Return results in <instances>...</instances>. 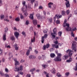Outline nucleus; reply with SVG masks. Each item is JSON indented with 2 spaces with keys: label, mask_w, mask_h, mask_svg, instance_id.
<instances>
[{
  "label": "nucleus",
  "mask_w": 77,
  "mask_h": 77,
  "mask_svg": "<svg viewBox=\"0 0 77 77\" xmlns=\"http://www.w3.org/2000/svg\"><path fill=\"white\" fill-rule=\"evenodd\" d=\"M71 50H70V49H68V50H67L66 51V53H69V56H72V53H71Z\"/></svg>",
  "instance_id": "obj_8"
},
{
  "label": "nucleus",
  "mask_w": 77,
  "mask_h": 77,
  "mask_svg": "<svg viewBox=\"0 0 77 77\" xmlns=\"http://www.w3.org/2000/svg\"><path fill=\"white\" fill-rule=\"evenodd\" d=\"M29 18L30 19H31V20H33V14H31L30 15V16L29 17Z\"/></svg>",
  "instance_id": "obj_24"
},
{
  "label": "nucleus",
  "mask_w": 77,
  "mask_h": 77,
  "mask_svg": "<svg viewBox=\"0 0 77 77\" xmlns=\"http://www.w3.org/2000/svg\"><path fill=\"white\" fill-rule=\"evenodd\" d=\"M65 75H66V77H68V75H69V72H67L65 74Z\"/></svg>",
  "instance_id": "obj_37"
},
{
  "label": "nucleus",
  "mask_w": 77,
  "mask_h": 77,
  "mask_svg": "<svg viewBox=\"0 0 77 77\" xmlns=\"http://www.w3.org/2000/svg\"><path fill=\"white\" fill-rule=\"evenodd\" d=\"M14 34V36H15V37H16L17 39L18 38V36H19V35H20V33L17 32H15Z\"/></svg>",
  "instance_id": "obj_10"
},
{
  "label": "nucleus",
  "mask_w": 77,
  "mask_h": 77,
  "mask_svg": "<svg viewBox=\"0 0 77 77\" xmlns=\"http://www.w3.org/2000/svg\"><path fill=\"white\" fill-rule=\"evenodd\" d=\"M29 50V51H32V47L30 46L29 48V50Z\"/></svg>",
  "instance_id": "obj_57"
},
{
  "label": "nucleus",
  "mask_w": 77,
  "mask_h": 77,
  "mask_svg": "<svg viewBox=\"0 0 77 77\" xmlns=\"http://www.w3.org/2000/svg\"><path fill=\"white\" fill-rule=\"evenodd\" d=\"M56 55H55V54H54L51 53L50 54V57L52 58L54 57Z\"/></svg>",
  "instance_id": "obj_17"
},
{
  "label": "nucleus",
  "mask_w": 77,
  "mask_h": 77,
  "mask_svg": "<svg viewBox=\"0 0 77 77\" xmlns=\"http://www.w3.org/2000/svg\"><path fill=\"white\" fill-rule=\"evenodd\" d=\"M22 33L24 36H26V32H25L23 31L22 32Z\"/></svg>",
  "instance_id": "obj_30"
},
{
  "label": "nucleus",
  "mask_w": 77,
  "mask_h": 77,
  "mask_svg": "<svg viewBox=\"0 0 77 77\" xmlns=\"http://www.w3.org/2000/svg\"><path fill=\"white\" fill-rule=\"evenodd\" d=\"M20 18L21 19H23V15H22V14H20Z\"/></svg>",
  "instance_id": "obj_54"
},
{
  "label": "nucleus",
  "mask_w": 77,
  "mask_h": 77,
  "mask_svg": "<svg viewBox=\"0 0 77 77\" xmlns=\"http://www.w3.org/2000/svg\"><path fill=\"white\" fill-rule=\"evenodd\" d=\"M35 54H38V51L36 50H35Z\"/></svg>",
  "instance_id": "obj_53"
},
{
  "label": "nucleus",
  "mask_w": 77,
  "mask_h": 77,
  "mask_svg": "<svg viewBox=\"0 0 77 77\" xmlns=\"http://www.w3.org/2000/svg\"><path fill=\"white\" fill-rule=\"evenodd\" d=\"M8 28L7 27L5 28V31L4 32V33H6V32H8Z\"/></svg>",
  "instance_id": "obj_29"
},
{
  "label": "nucleus",
  "mask_w": 77,
  "mask_h": 77,
  "mask_svg": "<svg viewBox=\"0 0 77 77\" xmlns=\"http://www.w3.org/2000/svg\"><path fill=\"white\" fill-rule=\"evenodd\" d=\"M62 17V15H55V17L57 18V19H59V18H60L61 17Z\"/></svg>",
  "instance_id": "obj_14"
},
{
  "label": "nucleus",
  "mask_w": 77,
  "mask_h": 77,
  "mask_svg": "<svg viewBox=\"0 0 77 77\" xmlns=\"http://www.w3.org/2000/svg\"><path fill=\"white\" fill-rule=\"evenodd\" d=\"M75 14V15H77V10L74 11Z\"/></svg>",
  "instance_id": "obj_64"
},
{
  "label": "nucleus",
  "mask_w": 77,
  "mask_h": 77,
  "mask_svg": "<svg viewBox=\"0 0 77 77\" xmlns=\"http://www.w3.org/2000/svg\"><path fill=\"white\" fill-rule=\"evenodd\" d=\"M35 68H33V69H31L30 70V72H33V71H35Z\"/></svg>",
  "instance_id": "obj_43"
},
{
  "label": "nucleus",
  "mask_w": 77,
  "mask_h": 77,
  "mask_svg": "<svg viewBox=\"0 0 77 77\" xmlns=\"http://www.w3.org/2000/svg\"><path fill=\"white\" fill-rule=\"evenodd\" d=\"M47 37V35L45 34L44 36H42V43H44V38H46Z\"/></svg>",
  "instance_id": "obj_5"
},
{
  "label": "nucleus",
  "mask_w": 77,
  "mask_h": 77,
  "mask_svg": "<svg viewBox=\"0 0 77 77\" xmlns=\"http://www.w3.org/2000/svg\"><path fill=\"white\" fill-rule=\"evenodd\" d=\"M35 37H33V39H31V42H35Z\"/></svg>",
  "instance_id": "obj_25"
},
{
  "label": "nucleus",
  "mask_w": 77,
  "mask_h": 77,
  "mask_svg": "<svg viewBox=\"0 0 77 77\" xmlns=\"http://www.w3.org/2000/svg\"><path fill=\"white\" fill-rule=\"evenodd\" d=\"M6 34H5L3 35V40L4 41H5L6 39Z\"/></svg>",
  "instance_id": "obj_19"
},
{
  "label": "nucleus",
  "mask_w": 77,
  "mask_h": 77,
  "mask_svg": "<svg viewBox=\"0 0 77 77\" xmlns=\"http://www.w3.org/2000/svg\"><path fill=\"white\" fill-rule=\"evenodd\" d=\"M29 24V21L28 20L26 21V24L27 25H28Z\"/></svg>",
  "instance_id": "obj_55"
},
{
  "label": "nucleus",
  "mask_w": 77,
  "mask_h": 77,
  "mask_svg": "<svg viewBox=\"0 0 77 77\" xmlns=\"http://www.w3.org/2000/svg\"><path fill=\"white\" fill-rule=\"evenodd\" d=\"M52 47H55L56 48H59V45H52Z\"/></svg>",
  "instance_id": "obj_15"
},
{
  "label": "nucleus",
  "mask_w": 77,
  "mask_h": 77,
  "mask_svg": "<svg viewBox=\"0 0 77 77\" xmlns=\"http://www.w3.org/2000/svg\"><path fill=\"white\" fill-rule=\"evenodd\" d=\"M15 21H20V18L19 17H17L15 19Z\"/></svg>",
  "instance_id": "obj_31"
},
{
  "label": "nucleus",
  "mask_w": 77,
  "mask_h": 77,
  "mask_svg": "<svg viewBox=\"0 0 77 77\" xmlns=\"http://www.w3.org/2000/svg\"><path fill=\"white\" fill-rule=\"evenodd\" d=\"M76 66L74 68V70H75V71L77 70V63H76Z\"/></svg>",
  "instance_id": "obj_35"
},
{
  "label": "nucleus",
  "mask_w": 77,
  "mask_h": 77,
  "mask_svg": "<svg viewBox=\"0 0 77 77\" xmlns=\"http://www.w3.org/2000/svg\"><path fill=\"white\" fill-rule=\"evenodd\" d=\"M74 40L75 41H77V37H75L74 38Z\"/></svg>",
  "instance_id": "obj_62"
},
{
  "label": "nucleus",
  "mask_w": 77,
  "mask_h": 77,
  "mask_svg": "<svg viewBox=\"0 0 77 77\" xmlns=\"http://www.w3.org/2000/svg\"><path fill=\"white\" fill-rule=\"evenodd\" d=\"M6 18H8L7 19H4V20L5 21H7V22H8L9 21V20H8V16H6Z\"/></svg>",
  "instance_id": "obj_28"
},
{
  "label": "nucleus",
  "mask_w": 77,
  "mask_h": 77,
  "mask_svg": "<svg viewBox=\"0 0 77 77\" xmlns=\"http://www.w3.org/2000/svg\"><path fill=\"white\" fill-rule=\"evenodd\" d=\"M53 5V3H51V2H50L48 3V5L49 7L50 8H51V5Z\"/></svg>",
  "instance_id": "obj_18"
},
{
  "label": "nucleus",
  "mask_w": 77,
  "mask_h": 77,
  "mask_svg": "<svg viewBox=\"0 0 77 77\" xmlns=\"http://www.w3.org/2000/svg\"><path fill=\"white\" fill-rule=\"evenodd\" d=\"M34 2H35V0H31V4H32V5H33V4Z\"/></svg>",
  "instance_id": "obj_48"
},
{
  "label": "nucleus",
  "mask_w": 77,
  "mask_h": 77,
  "mask_svg": "<svg viewBox=\"0 0 77 77\" xmlns=\"http://www.w3.org/2000/svg\"><path fill=\"white\" fill-rule=\"evenodd\" d=\"M26 77H30V74H28L26 75Z\"/></svg>",
  "instance_id": "obj_61"
},
{
  "label": "nucleus",
  "mask_w": 77,
  "mask_h": 77,
  "mask_svg": "<svg viewBox=\"0 0 77 77\" xmlns=\"http://www.w3.org/2000/svg\"><path fill=\"white\" fill-rule=\"evenodd\" d=\"M47 31H48V29H45L44 31V33H46L47 32Z\"/></svg>",
  "instance_id": "obj_41"
},
{
  "label": "nucleus",
  "mask_w": 77,
  "mask_h": 77,
  "mask_svg": "<svg viewBox=\"0 0 77 77\" xmlns=\"http://www.w3.org/2000/svg\"><path fill=\"white\" fill-rule=\"evenodd\" d=\"M30 54V51L29 50H28L26 53V56H28L29 54Z\"/></svg>",
  "instance_id": "obj_32"
},
{
  "label": "nucleus",
  "mask_w": 77,
  "mask_h": 77,
  "mask_svg": "<svg viewBox=\"0 0 77 77\" xmlns=\"http://www.w3.org/2000/svg\"><path fill=\"white\" fill-rule=\"evenodd\" d=\"M68 57H69V56L67 55H64L63 57V59H64V60H65L68 58Z\"/></svg>",
  "instance_id": "obj_12"
},
{
  "label": "nucleus",
  "mask_w": 77,
  "mask_h": 77,
  "mask_svg": "<svg viewBox=\"0 0 77 77\" xmlns=\"http://www.w3.org/2000/svg\"><path fill=\"white\" fill-rule=\"evenodd\" d=\"M62 31H60L58 33V35L60 36H61V35H62Z\"/></svg>",
  "instance_id": "obj_34"
},
{
  "label": "nucleus",
  "mask_w": 77,
  "mask_h": 77,
  "mask_svg": "<svg viewBox=\"0 0 77 77\" xmlns=\"http://www.w3.org/2000/svg\"><path fill=\"white\" fill-rule=\"evenodd\" d=\"M66 5L67 8L70 7V4H69V1H66Z\"/></svg>",
  "instance_id": "obj_9"
},
{
  "label": "nucleus",
  "mask_w": 77,
  "mask_h": 77,
  "mask_svg": "<svg viewBox=\"0 0 77 77\" xmlns=\"http://www.w3.org/2000/svg\"><path fill=\"white\" fill-rule=\"evenodd\" d=\"M54 60L56 62H58V61H61V58L60 57H57L54 59Z\"/></svg>",
  "instance_id": "obj_6"
},
{
  "label": "nucleus",
  "mask_w": 77,
  "mask_h": 77,
  "mask_svg": "<svg viewBox=\"0 0 77 77\" xmlns=\"http://www.w3.org/2000/svg\"><path fill=\"white\" fill-rule=\"evenodd\" d=\"M77 30V28L76 27H75L74 28L72 29V31H75V30Z\"/></svg>",
  "instance_id": "obj_58"
},
{
  "label": "nucleus",
  "mask_w": 77,
  "mask_h": 77,
  "mask_svg": "<svg viewBox=\"0 0 77 77\" xmlns=\"http://www.w3.org/2000/svg\"><path fill=\"white\" fill-rule=\"evenodd\" d=\"M17 46L18 45H17L16 44L14 45V48H15L16 50H18V48H19L18 47H17Z\"/></svg>",
  "instance_id": "obj_13"
},
{
  "label": "nucleus",
  "mask_w": 77,
  "mask_h": 77,
  "mask_svg": "<svg viewBox=\"0 0 77 77\" xmlns=\"http://www.w3.org/2000/svg\"><path fill=\"white\" fill-rule=\"evenodd\" d=\"M73 43H72V51L73 52H75V53L77 51V49H76V42L73 41Z\"/></svg>",
  "instance_id": "obj_2"
},
{
  "label": "nucleus",
  "mask_w": 77,
  "mask_h": 77,
  "mask_svg": "<svg viewBox=\"0 0 77 77\" xmlns=\"http://www.w3.org/2000/svg\"><path fill=\"white\" fill-rule=\"evenodd\" d=\"M55 70L54 69H53L51 70V72L52 73V74H54L55 73Z\"/></svg>",
  "instance_id": "obj_23"
},
{
  "label": "nucleus",
  "mask_w": 77,
  "mask_h": 77,
  "mask_svg": "<svg viewBox=\"0 0 77 77\" xmlns=\"http://www.w3.org/2000/svg\"><path fill=\"white\" fill-rule=\"evenodd\" d=\"M34 58V56L32 55H30L29 56V59H30Z\"/></svg>",
  "instance_id": "obj_21"
},
{
  "label": "nucleus",
  "mask_w": 77,
  "mask_h": 77,
  "mask_svg": "<svg viewBox=\"0 0 77 77\" xmlns=\"http://www.w3.org/2000/svg\"><path fill=\"white\" fill-rule=\"evenodd\" d=\"M67 21V20H66V19H65L64 20V24L63 25V27H65V25H65V23H66V22Z\"/></svg>",
  "instance_id": "obj_42"
},
{
  "label": "nucleus",
  "mask_w": 77,
  "mask_h": 77,
  "mask_svg": "<svg viewBox=\"0 0 77 77\" xmlns=\"http://www.w3.org/2000/svg\"><path fill=\"white\" fill-rule=\"evenodd\" d=\"M62 56V54H61L60 53H58V54H57V57H61V56Z\"/></svg>",
  "instance_id": "obj_39"
},
{
  "label": "nucleus",
  "mask_w": 77,
  "mask_h": 77,
  "mask_svg": "<svg viewBox=\"0 0 77 77\" xmlns=\"http://www.w3.org/2000/svg\"><path fill=\"white\" fill-rule=\"evenodd\" d=\"M22 4L23 5V8H21V11L23 12L25 17L27 16L28 14L26 12V9H27V5H26V1H22Z\"/></svg>",
  "instance_id": "obj_1"
},
{
  "label": "nucleus",
  "mask_w": 77,
  "mask_h": 77,
  "mask_svg": "<svg viewBox=\"0 0 77 77\" xmlns=\"http://www.w3.org/2000/svg\"><path fill=\"white\" fill-rule=\"evenodd\" d=\"M72 61V59L71 58L70 60H66L67 62H68V63H69V62H71Z\"/></svg>",
  "instance_id": "obj_33"
},
{
  "label": "nucleus",
  "mask_w": 77,
  "mask_h": 77,
  "mask_svg": "<svg viewBox=\"0 0 77 77\" xmlns=\"http://www.w3.org/2000/svg\"><path fill=\"white\" fill-rule=\"evenodd\" d=\"M15 61V65L17 66V65H18L19 64V62L17 61V58H15L14 59Z\"/></svg>",
  "instance_id": "obj_11"
},
{
  "label": "nucleus",
  "mask_w": 77,
  "mask_h": 77,
  "mask_svg": "<svg viewBox=\"0 0 77 77\" xmlns=\"http://www.w3.org/2000/svg\"><path fill=\"white\" fill-rule=\"evenodd\" d=\"M61 14L63 16L65 15V11L63 10V11L61 12Z\"/></svg>",
  "instance_id": "obj_27"
},
{
  "label": "nucleus",
  "mask_w": 77,
  "mask_h": 77,
  "mask_svg": "<svg viewBox=\"0 0 77 77\" xmlns=\"http://www.w3.org/2000/svg\"><path fill=\"white\" fill-rule=\"evenodd\" d=\"M0 74L2 76H3V75H4V73L2 72H0Z\"/></svg>",
  "instance_id": "obj_46"
},
{
  "label": "nucleus",
  "mask_w": 77,
  "mask_h": 77,
  "mask_svg": "<svg viewBox=\"0 0 77 77\" xmlns=\"http://www.w3.org/2000/svg\"><path fill=\"white\" fill-rule=\"evenodd\" d=\"M66 26L67 27H69V24L68 23H66Z\"/></svg>",
  "instance_id": "obj_51"
},
{
  "label": "nucleus",
  "mask_w": 77,
  "mask_h": 77,
  "mask_svg": "<svg viewBox=\"0 0 77 77\" xmlns=\"http://www.w3.org/2000/svg\"><path fill=\"white\" fill-rule=\"evenodd\" d=\"M54 43H55V45H57L58 43V42H57V41H56L55 42H54Z\"/></svg>",
  "instance_id": "obj_56"
},
{
  "label": "nucleus",
  "mask_w": 77,
  "mask_h": 77,
  "mask_svg": "<svg viewBox=\"0 0 77 77\" xmlns=\"http://www.w3.org/2000/svg\"><path fill=\"white\" fill-rule=\"evenodd\" d=\"M5 72H9V70L7 68H5Z\"/></svg>",
  "instance_id": "obj_44"
},
{
  "label": "nucleus",
  "mask_w": 77,
  "mask_h": 77,
  "mask_svg": "<svg viewBox=\"0 0 77 77\" xmlns=\"http://www.w3.org/2000/svg\"><path fill=\"white\" fill-rule=\"evenodd\" d=\"M33 23L34 25H36L37 24V21H36V20H33Z\"/></svg>",
  "instance_id": "obj_20"
},
{
  "label": "nucleus",
  "mask_w": 77,
  "mask_h": 77,
  "mask_svg": "<svg viewBox=\"0 0 77 77\" xmlns=\"http://www.w3.org/2000/svg\"><path fill=\"white\" fill-rule=\"evenodd\" d=\"M42 66H43V67H44V68H46L47 67V66L46 65L42 64Z\"/></svg>",
  "instance_id": "obj_36"
},
{
  "label": "nucleus",
  "mask_w": 77,
  "mask_h": 77,
  "mask_svg": "<svg viewBox=\"0 0 77 77\" xmlns=\"http://www.w3.org/2000/svg\"><path fill=\"white\" fill-rule=\"evenodd\" d=\"M66 13L67 15H68L69 13H70V11L69 10H68L66 11Z\"/></svg>",
  "instance_id": "obj_40"
},
{
  "label": "nucleus",
  "mask_w": 77,
  "mask_h": 77,
  "mask_svg": "<svg viewBox=\"0 0 77 77\" xmlns=\"http://www.w3.org/2000/svg\"><path fill=\"white\" fill-rule=\"evenodd\" d=\"M56 23L57 24H60V20H57L56 21Z\"/></svg>",
  "instance_id": "obj_49"
},
{
  "label": "nucleus",
  "mask_w": 77,
  "mask_h": 77,
  "mask_svg": "<svg viewBox=\"0 0 77 77\" xmlns=\"http://www.w3.org/2000/svg\"><path fill=\"white\" fill-rule=\"evenodd\" d=\"M11 39L12 40V41H14V40H15V37H14V36H11Z\"/></svg>",
  "instance_id": "obj_38"
},
{
  "label": "nucleus",
  "mask_w": 77,
  "mask_h": 77,
  "mask_svg": "<svg viewBox=\"0 0 77 77\" xmlns=\"http://www.w3.org/2000/svg\"><path fill=\"white\" fill-rule=\"evenodd\" d=\"M14 70L15 71H17L18 72H19L20 71H23V66H20V67H19L18 68L15 67L14 68Z\"/></svg>",
  "instance_id": "obj_4"
},
{
  "label": "nucleus",
  "mask_w": 77,
  "mask_h": 77,
  "mask_svg": "<svg viewBox=\"0 0 77 77\" xmlns=\"http://www.w3.org/2000/svg\"><path fill=\"white\" fill-rule=\"evenodd\" d=\"M5 18V15L1 14V20H3Z\"/></svg>",
  "instance_id": "obj_26"
},
{
  "label": "nucleus",
  "mask_w": 77,
  "mask_h": 77,
  "mask_svg": "<svg viewBox=\"0 0 77 77\" xmlns=\"http://www.w3.org/2000/svg\"><path fill=\"white\" fill-rule=\"evenodd\" d=\"M36 17H37L38 19V20L41 18V16L39 14H37L36 15Z\"/></svg>",
  "instance_id": "obj_22"
},
{
  "label": "nucleus",
  "mask_w": 77,
  "mask_h": 77,
  "mask_svg": "<svg viewBox=\"0 0 77 77\" xmlns=\"http://www.w3.org/2000/svg\"><path fill=\"white\" fill-rule=\"evenodd\" d=\"M66 30H67V31H69V32H70V31H72V30H71V27H70L69 26L67 27L66 28Z\"/></svg>",
  "instance_id": "obj_16"
},
{
  "label": "nucleus",
  "mask_w": 77,
  "mask_h": 77,
  "mask_svg": "<svg viewBox=\"0 0 77 77\" xmlns=\"http://www.w3.org/2000/svg\"><path fill=\"white\" fill-rule=\"evenodd\" d=\"M49 20L50 22L51 23H52V22H53V18H50V19H49Z\"/></svg>",
  "instance_id": "obj_45"
},
{
  "label": "nucleus",
  "mask_w": 77,
  "mask_h": 77,
  "mask_svg": "<svg viewBox=\"0 0 77 77\" xmlns=\"http://www.w3.org/2000/svg\"><path fill=\"white\" fill-rule=\"evenodd\" d=\"M44 74H45L46 75V77H49V76H48V74H47V72H44Z\"/></svg>",
  "instance_id": "obj_50"
},
{
  "label": "nucleus",
  "mask_w": 77,
  "mask_h": 77,
  "mask_svg": "<svg viewBox=\"0 0 77 77\" xmlns=\"http://www.w3.org/2000/svg\"><path fill=\"white\" fill-rule=\"evenodd\" d=\"M38 1H36V2L35 3V6H38Z\"/></svg>",
  "instance_id": "obj_47"
},
{
  "label": "nucleus",
  "mask_w": 77,
  "mask_h": 77,
  "mask_svg": "<svg viewBox=\"0 0 77 77\" xmlns=\"http://www.w3.org/2000/svg\"><path fill=\"white\" fill-rule=\"evenodd\" d=\"M50 47V44H47L46 45H44L43 46V50H45L46 48H49Z\"/></svg>",
  "instance_id": "obj_7"
},
{
  "label": "nucleus",
  "mask_w": 77,
  "mask_h": 77,
  "mask_svg": "<svg viewBox=\"0 0 77 77\" xmlns=\"http://www.w3.org/2000/svg\"><path fill=\"white\" fill-rule=\"evenodd\" d=\"M53 32L51 33V35L52 36L53 38H56V36L57 35V29L55 28L53 30Z\"/></svg>",
  "instance_id": "obj_3"
},
{
  "label": "nucleus",
  "mask_w": 77,
  "mask_h": 77,
  "mask_svg": "<svg viewBox=\"0 0 77 77\" xmlns=\"http://www.w3.org/2000/svg\"><path fill=\"white\" fill-rule=\"evenodd\" d=\"M30 30H31V31H33V27H31L30 29Z\"/></svg>",
  "instance_id": "obj_63"
},
{
  "label": "nucleus",
  "mask_w": 77,
  "mask_h": 77,
  "mask_svg": "<svg viewBox=\"0 0 77 77\" xmlns=\"http://www.w3.org/2000/svg\"><path fill=\"white\" fill-rule=\"evenodd\" d=\"M71 35L72 36H73V37H74V34H73V32H72V31Z\"/></svg>",
  "instance_id": "obj_52"
},
{
  "label": "nucleus",
  "mask_w": 77,
  "mask_h": 77,
  "mask_svg": "<svg viewBox=\"0 0 77 77\" xmlns=\"http://www.w3.org/2000/svg\"><path fill=\"white\" fill-rule=\"evenodd\" d=\"M57 75L58 77H60L61 76L60 74L59 73H57Z\"/></svg>",
  "instance_id": "obj_60"
},
{
  "label": "nucleus",
  "mask_w": 77,
  "mask_h": 77,
  "mask_svg": "<svg viewBox=\"0 0 77 77\" xmlns=\"http://www.w3.org/2000/svg\"><path fill=\"white\" fill-rule=\"evenodd\" d=\"M5 77H9V76L8 74H6L5 75Z\"/></svg>",
  "instance_id": "obj_59"
}]
</instances>
